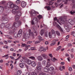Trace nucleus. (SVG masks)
<instances>
[{
	"label": "nucleus",
	"mask_w": 75,
	"mask_h": 75,
	"mask_svg": "<svg viewBox=\"0 0 75 75\" xmlns=\"http://www.w3.org/2000/svg\"><path fill=\"white\" fill-rule=\"evenodd\" d=\"M67 46L68 47H71L72 45L70 43H69L67 45Z\"/></svg>",
	"instance_id": "obj_63"
},
{
	"label": "nucleus",
	"mask_w": 75,
	"mask_h": 75,
	"mask_svg": "<svg viewBox=\"0 0 75 75\" xmlns=\"http://www.w3.org/2000/svg\"><path fill=\"white\" fill-rule=\"evenodd\" d=\"M56 33L57 35H58V36H59V35H60V33H59V32L58 31V30L56 31Z\"/></svg>",
	"instance_id": "obj_43"
},
{
	"label": "nucleus",
	"mask_w": 75,
	"mask_h": 75,
	"mask_svg": "<svg viewBox=\"0 0 75 75\" xmlns=\"http://www.w3.org/2000/svg\"><path fill=\"white\" fill-rule=\"evenodd\" d=\"M36 69H38V70H39V71H40L41 69V66H38L36 67Z\"/></svg>",
	"instance_id": "obj_34"
},
{
	"label": "nucleus",
	"mask_w": 75,
	"mask_h": 75,
	"mask_svg": "<svg viewBox=\"0 0 75 75\" xmlns=\"http://www.w3.org/2000/svg\"><path fill=\"white\" fill-rule=\"evenodd\" d=\"M5 2L4 1H2L0 2L1 4H4L5 3Z\"/></svg>",
	"instance_id": "obj_60"
},
{
	"label": "nucleus",
	"mask_w": 75,
	"mask_h": 75,
	"mask_svg": "<svg viewBox=\"0 0 75 75\" xmlns=\"http://www.w3.org/2000/svg\"><path fill=\"white\" fill-rule=\"evenodd\" d=\"M26 63L28 65H30L31 64V60L28 59H26Z\"/></svg>",
	"instance_id": "obj_13"
},
{
	"label": "nucleus",
	"mask_w": 75,
	"mask_h": 75,
	"mask_svg": "<svg viewBox=\"0 0 75 75\" xmlns=\"http://www.w3.org/2000/svg\"><path fill=\"white\" fill-rule=\"evenodd\" d=\"M54 23L56 25L57 27L59 29H60V28H61V26H60L58 24L57 22H54Z\"/></svg>",
	"instance_id": "obj_20"
},
{
	"label": "nucleus",
	"mask_w": 75,
	"mask_h": 75,
	"mask_svg": "<svg viewBox=\"0 0 75 75\" xmlns=\"http://www.w3.org/2000/svg\"><path fill=\"white\" fill-rule=\"evenodd\" d=\"M61 46H59L56 49V51H58L59 50H60L61 48Z\"/></svg>",
	"instance_id": "obj_46"
},
{
	"label": "nucleus",
	"mask_w": 75,
	"mask_h": 75,
	"mask_svg": "<svg viewBox=\"0 0 75 75\" xmlns=\"http://www.w3.org/2000/svg\"><path fill=\"white\" fill-rule=\"evenodd\" d=\"M37 58L38 61H41L43 60V58L41 56H38Z\"/></svg>",
	"instance_id": "obj_9"
},
{
	"label": "nucleus",
	"mask_w": 75,
	"mask_h": 75,
	"mask_svg": "<svg viewBox=\"0 0 75 75\" xmlns=\"http://www.w3.org/2000/svg\"><path fill=\"white\" fill-rule=\"evenodd\" d=\"M25 48L24 49V50L25 51L28 50V49L29 48V47H30V45H28V46H25Z\"/></svg>",
	"instance_id": "obj_25"
},
{
	"label": "nucleus",
	"mask_w": 75,
	"mask_h": 75,
	"mask_svg": "<svg viewBox=\"0 0 75 75\" xmlns=\"http://www.w3.org/2000/svg\"><path fill=\"white\" fill-rule=\"evenodd\" d=\"M29 59H31L32 60H35V58L33 56L30 57H29Z\"/></svg>",
	"instance_id": "obj_31"
},
{
	"label": "nucleus",
	"mask_w": 75,
	"mask_h": 75,
	"mask_svg": "<svg viewBox=\"0 0 75 75\" xmlns=\"http://www.w3.org/2000/svg\"><path fill=\"white\" fill-rule=\"evenodd\" d=\"M31 64L32 67H35L36 65V63L34 61H32Z\"/></svg>",
	"instance_id": "obj_14"
},
{
	"label": "nucleus",
	"mask_w": 75,
	"mask_h": 75,
	"mask_svg": "<svg viewBox=\"0 0 75 75\" xmlns=\"http://www.w3.org/2000/svg\"><path fill=\"white\" fill-rule=\"evenodd\" d=\"M68 22H69L70 24H74V21L71 19H69L68 20Z\"/></svg>",
	"instance_id": "obj_7"
},
{
	"label": "nucleus",
	"mask_w": 75,
	"mask_h": 75,
	"mask_svg": "<svg viewBox=\"0 0 75 75\" xmlns=\"http://www.w3.org/2000/svg\"><path fill=\"white\" fill-rule=\"evenodd\" d=\"M38 51L40 52H42V51H43V47L42 46L40 47Z\"/></svg>",
	"instance_id": "obj_28"
},
{
	"label": "nucleus",
	"mask_w": 75,
	"mask_h": 75,
	"mask_svg": "<svg viewBox=\"0 0 75 75\" xmlns=\"http://www.w3.org/2000/svg\"><path fill=\"white\" fill-rule=\"evenodd\" d=\"M16 14V16H17L18 17H19L21 16L22 14L21 12L20 11L17 12Z\"/></svg>",
	"instance_id": "obj_10"
},
{
	"label": "nucleus",
	"mask_w": 75,
	"mask_h": 75,
	"mask_svg": "<svg viewBox=\"0 0 75 75\" xmlns=\"http://www.w3.org/2000/svg\"><path fill=\"white\" fill-rule=\"evenodd\" d=\"M54 70V68L53 67H50L49 69V72L50 73V72H52Z\"/></svg>",
	"instance_id": "obj_15"
},
{
	"label": "nucleus",
	"mask_w": 75,
	"mask_h": 75,
	"mask_svg": "<svg viewBox=\"0 0 75 75\" xmlns=\"http://www.w3.org/2000/svg\"><path fill=\"white\" fill-rule=\"evenodd\" d=\"M18 34H22V30H20L18 32Z\"/></svg>",
	"instance_id": "obj_51"
},
{
	"label": "nucleus",
	"mask_w": 75,
	"mask_h": 75,
	"mask_svg": "<svg viewBox=\"0 0 75 75\" xmlns=\"http://www.w3.org/2000/svg\"><path fill=\"white\" fill-rule=\"evenodd\" d=\"M4 26H5L4 23H2L1 24L0 27L1 28H3L4 27Z\"/></svg>",
	"instance_id": "obj_30"
},
{
	"label": "nucleus",
	"mask_w": 75,
	"mask_h": 75,
	"mask_svg": "<svg viewBox=\"0 0 75 75\" xmlns=\"http://www.w3.org/2000/svg\"><path fill=\"white\" fill-rule=\"evenodd\" d=\"M21 34H18V37L19 38H20L21 37Z\"/></svg>",
	"instance_id": "obj_64"
},
{
	"label": "nucleus",
	"mask_w": 75,
	"mask_h": 75,
	"mask_svg": "<svg viewBox=\"0 0 75 75\" xmlns=\"http://www.w3.org/2000/svg\"><path fill=\"white\" fill-rule=\"evenodd\" d=\"M44 8H47L48 11H50V10H51V8L50 6H45L44 7Z\"/></svg>",
	"instance_id": "obj_16"
},
{
	"label": "nucleus",
	"mask_w": 75,
	"mask_h": 75,
	"mask_svg": "<svg viewBox=\"0 0 75 75\" xmlns=\"http://www.w3.org/2000/svg\"><path fill=\"white\" fill-rule=\"evenodd\" d=\"M65 66H61L59 67V70L61 71H62L63 69H65Z\"/></svg>",
	"instance_id": "obj_8"
},
{
	"label": "nucleus",
	"mask_w": 75,
	"mask_h": 75,
	"mask_svg": "<svg viewBox=\"0 0 75 75\" xmlns=\"http://www.w3.org/2000/svg\"><path fill=\"white\" fill-rule=\"evenodd\" d=\"M5 11L7 13H9L10 11V10H9L8 8H7L5 9Z\"/></svg>",
	"instance_id": "obj_29"
},
{
	"label": "nucleus",
	"mask_w": 75,
	"mask_h": 75,
	"mask_svg": "<svg viewBox=\"0 0 75 75\" xmlns=\"http://www.w3.org/2000/svg\"><path fill=\"white\" fill-rule=\"evenodd\" d=\"M31 16H33V17H35V16H37V14L36 13V12L32 14L31 15Z\"/></svg>",
	"instance_id": "obj_45"
},
{
	"label": "nucleus",
	"mask_w": 75,
	"mask_h": 75,
	"mask_svg": "<svg viewBox=\"0 0 75 75\" xmlns=\"http://www.w3.org/2000/svg\"><path fill=\"white\" fill-rule=\"evenodd\" d=\"M51 65V64L50 63V62H49V61H47V63L46 64V68H49Z\"/></svg>",
	"instance_id": "obj_11"
},
{
	"label": "nucleus",
	"mask_w": 75,
	"mask_h": 75,
	"mask_svg": "<svg viewBox=\"0 0 75 75\" xmlns=\"http://www.w3.org/2000/svg\"><path fill=\"white\" fill-rule=\"evenodd\" d=\"M14 37L15 38H17L18 37V34L17 33H15L14 34Z\"/></svg>",
	"instance_id": "obj_53"
},
{
	"label": "nucleus",
	"mask_w": 75,
	"mask_h": 75,
	"mask_svg": "<svg viewBox=\"0 0 75 75\" xmlns=\"http://www.w3.org/2000/svg\"><path fill=\"white\" fill-rule=\"evenodd\" d=\"M14 8H15V9L16 10H18V6L16 5H15Z\"/></svg>",
	"instance_id": "obj_38"
},
{
	"label": "nucleus",
	"mask_w": 75,
	"mask_h": 75,
	"mask_svg": "<svg viewBox=\"0 0 75 75\" xmlns=\"http://www.w3.org/2000/svg\"><path fill=\"white\" fill-rule=\"evenodd\" d=\"M67 25L69 28H71V27H72V25L71 24H68Z\"/></svg>",
	"instance_id": "obj_42"
},
{
	"label": "nucleus",
	"mask_w": 75,
	"mask_h": 75,
	"mask_svg": "<svg viewBox=\"0 0 75 75\" xmlns=\"http://www.w3.org/2000/svg\"><path fill=\"white\" fill-rule=\"evenodd\" d=\"M15 20L16 21H18V20L20 18V17H19L18 16H17V15H15Z\"/></svg>",
	"instance_id": "obj_24"
},
{
	"label": "nucleus",
	"mask_w": 75,
	"mask_h": 75,
	"mask_svg": "<svg viewBox=\"0 0 75 75\" xmlns=\"http://www.w3.org/2000/svg\"><path fill=\"white\" fill-rule=\"evenodd\" d=\"M54 21H57V22L59 24H60V25H61V23L59 22V20L57 19V18L55 17L54 18Z\"/></svg>",
	"instance_id": "obj_18"
},
{
	"label": "nucleus",
	"mask_w": 75,
	"mask_h": 75,
	"mask_svg": "<svg viewBox=\"0 0 75 75\" xmlns=\"http://www.w3.org/2000/svg\"><path fill=\"white\" fill-rule=\"evenodd\" d=\"M69 71H72V68L71 67H69Z\"/></svg>",
	"instance_id": "obj_56"
},
{
	"label": "nucleus",
	"mask_w": 75,
	"mask_h": 75,
	"mask_svg": "<svg viewBox=\"0 0 75 75\" xmlns=\"http://www.w3.org/2000/svg\"><path fill=\"white\" fill-rule=\"evenodd\" d=\"M47 63V62L45 60H43L42 61V64L43 65H46Z\"/></svg>",
	"instance_id": "obj_22"
},
{
	"label": "nucleus",
	"mask_w": 75,
	"mask_h": 75,
	"mask_svg": "<svg viewBox=\"0 0 75 75\" xmlns=\"http://www.w3.org/2000/svg\"><path fill=\"white\" fill-rule=\"evenodd\" d=\"M75 11H70V13L71 14H74V13H75Z\"/></svg>",
	"instance_id": "obj_52"
},
{
	"label": "nucleus",
	"mask_w": 75,
	"mask_h": 75,
	"mask_svg": "<svg viewBox=\"0 0 75 75\" xmlns=\"http://www.w3.org/2000/svg\"><path fill=\"white\" fill-rule=\"evenodd\" d=\"M55 74V72L53 71L52 72H50V74L51 75H53V74Z\"/></svg>",
	"instance_id": "obj_62"
},
{
	"label": "nucleus",
	"mask_w": 75,
	"mask_h": 75,
	"mask_svg": "<svg viewBox=\"0 0 75 75\" xmlns=\"http://www.w3.org/2000/svg\"><path fill=\"white\" fill-rule=\"evenodd\" d=\"M61 22L63 24H64L65 23V19H62L61 20Z\"/></svg>",
	"instance_id": "obj_41"
},
{
	"label": "nucleus",
	"mask_w": 75,
	"mask_h": 75,
	"mask_svg": "<svg viewBox=\"0 0 75 75\" xmlns=\"http://www.w3.org/2000/svg\"><path fill=\"white\" fill-rule=\"evenodd\" d=\"M26 5H27V3L24 1L21 3V6L23 8L25 7L26 6Z\"/></svg>",
	"instance_id": "obj_6"
},
{
	"label": "nucleus",
	"mask_w": 75,
	"mask_h": 75,
	"mask_svg": "<svg viewBox=\"0 0 75 75\" xmlns=\"http://www.w3.org/2000/svg\"><path fill=\"white\" fill-rule=\"evenodd\" d=\"M4 10V8H3V7L2 6H0V12H1L0 13H1Z\"/></svg>",
	"instance_id": "obj_19"
},
{
	"label": "nucleus",
	"mask_w": 75,
	"mask_h": 75,
	"mask_svg": "<svg viewBox=\"0 0 75 75\" xmlns=\"http://www.w3.org/2000/svg\"><path fill=\"white\" fill-rule=\"evenodd\" d=\"M43 70L45 72H49V69H48L45 67L44 68Z\"/></svg>",
	"instance_id": "obj_26"
},
{
	"label": "nucleus",
	"mask_w": 75,
	"mask_h": 75,
	"mask_svg": "<svg viewBox=\"0 0 75 75\" xmlns=\"http://www.w3.org/2000/svg\"><path fill=\"white\" fill-rule=\"evenodd\" d=\"M44 30H41V32H40V34L41 35H43V34H44Z\"/></svg>",
	"instance_id": "obj_35"
},
{
	"label": "nucleus",
	"mask_w": 75,
	"mask_h": 75,
	"mask_svg": "<svg viewBox=\"0 0 75 75\" xmlns=\"http://www.w3.org/2000/svg\"><path fill=\"white\" fill-rule=\"evenodd\" d=\"M62 1L63 2H64L65 4H67V1H68V0H62Z\"/></svg>",
	"instance_id": "obj_54"
},
{
	"label": "nucleus",
	"mask_w": 75,
	"mask_h": 75,
	"mask_svg": "<svg viewBox=\"0 0 75 75\" xmlns=\"http://www.w3.org/2000/svg\"><path fill=\"white\" fill-rule=\"evenodd\" d=\"M22 40L23 41H28V38H23Z\"/></svg>",
	"instance_id": "obj_37"
},
{
	"label": "nucleus",
	"mask_w": 75,
	"mask_h": 75,
	"mask_svg": "<svg viewBox=\"0 0 75 75\" xmlns=\"http://www.w3.org/2000/svg\"><path fill=\"white\" fill-rule=\"evenodd\" d=\"M41 55L44 59H47L48 58V56L46 54H42Z\"/></svg>",
	"instance_id": "obj_12"
},
{
	"label": "nucleus",
	"mask_w": 75,
	"mask_h": 75,
	"mask_svg": "<svg viewBox=\"0 0 75 75\" xmlns=\"http://www.w3.org/2000/svg\"><path fill=\"white\" fill-rule=\"evenodd\" d=\"M7 14L4 15V16L2 17V21L4 24H6L8 22V19L7 16Z\"/></svg>",
	"instance_id": "obj_3"
},
{
	"label": "nucleus",
	"mask_w": 75,
	"mask_h": 75,
	"mask_svg": "<svg viewBox=\"0 0 75 75\" xmlns=\"http://www.w3.org/2000/svg\"><path fill=\"white\" fill-rule=\"evenodd\" d=\"M35 13V11H34V10H32L30 12L31 13V15L32 14H33L34 13Z\"/></svg>",
	"instance_id": "obj_44"
},
{
	"label": "nucleus",
	"mask_w": 75,
	"mask_h": 75,
	"mask_svg": "<svg viewBox=\"0 0 75 75\" xmlns=\"http://www.w3.org/2000/svg\"><path fill=\"white\" fill-rule=\"evenodd\" d=\"M21 72H22L21 71V70H19L18 71H17V75H21Z\"/></svg>",
	"instance_id": "obj_27"
},
{
	"label": "nucleus",
	"mask_w": 75,
	"mask_h": 75,
	"mask_svg": "<svg viewBox=\"0 0 75 75\" xmlns=\"http://www.w3.org/2000/svg\"><path fill=\"white\" fill-rule=\"evenodd\" d=\"M48 55L50 57V58H52L53 57L52 54L49 53L48 54Z\"/></svg>",
	"instance_id": "obj_59"
},
{
	"label": "nucleus",
	"mask_w": 75,
	"mask_h": 75,
	"mask_svg": "<svg viewBox=\"0 0 75 75\" xmlns=\"http://www.w3.org/2000/svg\"><path fill=\"white\" fill-rule=\"evenodd\" d=\"M72 4H73V6L72 7L74 8L75 7V0H72Z\"/></svg>",
	"instance_id": "obj_32"
},
{
	"label": "nucleus",
	"mask_w": 75,
	"mask_h": 75,
	"mask_svg": "<svg viewBox=\"0 0 75 75\" xmlns=\"http://www.w3.org/2000/svg\"><path fill=\"white\" fill-rule=\"evenodd\" d=\"M47 50H48V47H46L44 48H43V51H45Z\"/></svg>",
	"instance_id": "obj_40"
},
{
	"label": "nucleus",
	"mask_w": 75,
	"mask_h": 75,
	"mask_svg": "<svg viewBox=\"0 0 75 75\" xmlns=\"http://www.w3.org/2000/svg\"><path fill=\"white\" fill-rule=\"evenodd\" d=\"M52 35H53L54 37H55V32L54 30H52Z\"/></svg>",
	"instance_id": "obj_21"
},
{
	"label": "nucleus",
	"mask_w": 75,
	"mask_h": 75,
	"mask_svg": "<svg viewBox=\"0 0 75 75\" xmlns=\"http://www.w3.org/2000/svg\"><path fill=\"white\" fill-rule=\"evenodd\" d=\"M54 3V2H52V1H50L49 2V4H48L49 6H51L52 5V4H53Z\"/></svg>",
	"instance_id": "obj_39"
},
{
	"label": "nucleus",
	"mask_w": 75,
	"mask_h": 75,
	"mask_svg": "<svg viewBox=\"0 0 75 75\" xmlns=\"http://www.w3.org/2000/svg\"><path fill=\"white\" fill-rule=\"evenodd\" d=\"M12 12L13 14H17V10L14 9L12 10Z\"/></svg>",
	"instance_id": "obj_17"
},
{
	"label": "nucleus",
	"mask_w": 75,
	"mask_h": 75,
	"mask_svg": "<svg viewBox=\"0 0 75 75\" xmlns=\"http://www.w3.org/2000/svg\"><path fill=\"white\" fill-rule=\"evenodd\" d=\"M38 39L39 41L38 40L36 41V42H35V44H39V43H40V42H41V41H44V39H42L41 38H39Z\"/></svg>",
	"instance_id": "obj_5"
},
{
	"label": "nucleus",
	"mask_w": 75,
	"mask_h": 75,
	"mask_svg": "<svg viewBox=\"0 0 75 75\" xmlns=\"http://www.w3.org/2000/svg\"><path fill=\"white\" fill-rule=\"evenodd\" d=\"M72 34H73V37H75V32H72L71 33V35Z\"/></svg>",
	"instance_id": "obj_50"
},
{
	"label": "nucleus",
	"mask_w": 75,
	"mask_h": 75,
	"mask_svg": "<svg viewBox=\"0 0 75 75\" xmlns=\"http://www.w3.org/2000/svg\"><path fill=\"white\" fill-rule=\"evenodd\" d=\"M5 37L7 38H11V37L10 36L8 35H6Z\"/></svg>",
	"instance_id": "obj_57"
},
{
	"label": "nucleus",
	"mask_w": 75,
	"mask_h": 75,
	"mask_svg": "<svg viewBox=\"0 0 75 75\" xmlns=\"http://www.w3.org/2000/svg\"><path fill=\"white\" fill-rule=\"evenodd\" d=\"M37 17L38 18H32L31 24L32 25H34V24H36L38 22H39L41 18H42V15H39L37 16Z\"/></svg>",
	"instance_id": "obj_2"
},
{
	"label": "nucleus",
	"mask_w": 75,
	"mask_h": 75,
	"mask_svg": "<svg viewBox=\"0 0 75 75\" xmlns=\"http://www.w3.org/2000/svg\"><path fill=\"white\" fill-rule=\"evenodd\" d=\"M38 66H41V62H38Z\"/></svg>",
	"instance_id": "obj_58"
},
{
	"label": "nucleus",
	"mask_w": 75,
	"mask_h": 75,
	"mask_svg": "<svg viewBox=\"0 0 75 75\" xmlns=\"http://www.w3.org/2000/svg\"><path fill=\"white\" fill-rule=\"evenodd\" d=\"M19 65L20 67L21 68H23V67H24V64H23V63H20L19 64Z\"/></svg>",
	"instance_id": "obj_33"
},
{
	"label": "nucleus",
	"mask_w": 75,
	"mask_h": 75,
	"mask_svg": "<svg viewBox=\"0 0 75 75\" xmlns=\"http://www.w3.org/2000/svg\"><path fill=\"white\" fill-rule=\"evenodd\" d=\"M20 0H17L16 2V4H19L20 3Z\"/></svg>",
	"instance_id": "obj_47"
},
{
	"label": "nucleus",
	"mask_w": 75,
	"mask_h": 75,
	"mask_svg": "<svg viewBox=\"0 0 75 75\" xmlns=\"http://www.w3.org/2000/svg\"><path fill=\"white\" fill-rule=\"evenodd\" d=\"M31 75H37V74L36 73L34 72H32L31 73Z\"/></svg>",
	"instance_id": "obj_55"
},
{
	"label": "nucleus",
	"mask_w": 75,
	"mask_h": 75,
	"mask_svg": "<svg viewBox=\"0 0 75 75\" xmlns=\"http://www.w3.org/2000/svg\"><path fill=\"white\" fill-rule=\"evenodd\" d=\"M39 75H45V73L44 72H42L39 74Z\"/></svg>",
	"instance_id": "obj_61"
},
{
	"label": "nucleus",
	"mask_w": 75,
	"mask_h": 75,
	"mask_svg": "<svg viewBox=\"0 0 75 75\" xmlns=\"http://www.w3.org/2000/svg\"><path fill=\"white\" fill-rule=\"evenodd\" d=\"M14 33V32L13 31V30H10L9 32V34H13Z\"/></svg>",
	"instance_id": "obj_49"
},
{
	"label": "nucleus",
	"mask_w": 75,
	"mask_h": 75,
	"mask_svg": "<svg viewBox=\"0 0 75 75\" xmlns=\"http://www.w3.org/2000/svg\"><path fill=\"white\" fill-rule=\"evenodd\" d=\"M56 44V43L55 42H54L51 43L50 45V46H54Z\"/></svg>",
	"instance_id": "obj_48"
},
{
	"label": "nucleus",
	"mask_w": 75,
	"mask_h": 75,
	"mask_svg": "<svg viewBox=\"0 0 75 75\" xmlns=\"http://www.w3.org/2000/svg\"><path fill=\"white\" fill-rule=\"evenodd\" d=\"M49 36L50 38H52L53 37H55L53 35L51 34V32L49 33Z\"/></svg>",
	"instance_id": "obj_23"
},
{
	"label": "nucleus",
	"mask_w": 75,
	"mask_h": 75,
	"mask_svg": "<svg viewBox=\"0 0 75 75\" xmlns=\"http://www.w3.org/2000/svg\"><path fill=\"white\" fill-rule=\"evenodd\" d=\"M21 21H19L17 22H14L13 24H7L5 25V27L7 28L9 30H11V29H13L14 27L15 28L18 27L21 25Z\"/></svg>",
	"instance_id": "obj_1"
},
{
	"label": "nucleus",
	"mask_w": 75,
	"mask_h": 75,
	"mask_svg": "<svg viewBox=\"0 0 75 75\" xmlns=\"http://www.w3.org/2000/svg\"><path fill=\"white\" fill-rule=\"evenodd\" d=\"M15 5L12 3L11 2H9L7 4V7L11 8H14Z\"/></svg>",
	"instance_id": "obj_4"
},
{
	"label": "nucleus",
	"mask_w": 75,
	"mask_h": 75,
	"mask_svg": "<svg viewBox=\"0 0 75 75\" xmlns=\"http://www.w3.org/2000/svg\"><path fill=\"white\" fill-rule=\"evenodd\" d=\"M51 61L53 62H55V61H57V59L55 58V57H54L53 59H51Z\"/></svg>",
	"instance_id": "obj_36"
}]
</instances>
